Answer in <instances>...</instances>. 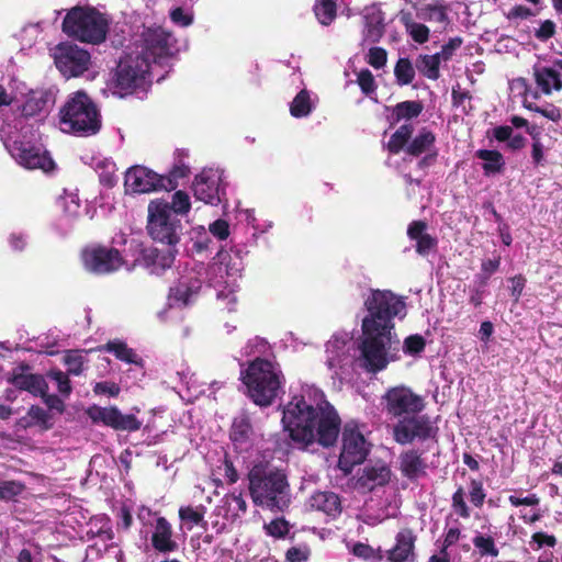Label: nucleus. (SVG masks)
<instances>
[{"mask_svg":"<svg viewBox=\"0 0 562 562\" xmlns=\"http://www.w3.org/2000/svg\"><path fill=\"white\" fill-rule=\"evenodd\" d=\"M315 403L295 395L284 406L282 424L292 441L306 449L314 443L331 448L341 431V418L322 391H315Z\"/></svg>","mask_w":562,"mask_h":562,"instance_id":"f257e3e1","label":"nucleus"},{"mask_svg":"<svg viewBox=\"0 0 562 562\" xmlns=\"http://www.w3.org/2000/svg\"><path fill=\"white\" fill-rule=\"evenodd\" d=\"M369 315L362 322L359 366L375 373L386 366V291H373L366 301Z\"/></svg>","mask_w":562,"mask_h":562,"instance_id":"f03ea898","label":"nucleus"},{"mask_svg":"<svg viewBox=\"0 0 562 562\" xmlns=\"http://www.w3.org/2000/svg\"><path fill=\"white\" fill-rule=\"evenodd\" d=\"M248 490L256 506L284 512L291 504V487L283 470L257 463L248 472Z\"/></svg>","mask_w":562,"mask_h":562,"instance_id":"7ed1b4c3","label":"nucleus"},{"mask_svg":"<svg viewBox=\"0 0 562 562\" xmlns=\"http://www.w3.org/2000/svg\"><path fill=\"white\" fill-rule=\"evenodd\" d=\"M240 381L246 386V395L254 404L268 407L284 393L285 376L277 361L256 357L240 371Z\"/></svg>","mask_w":562,"mask_h":562,"instance_id":"20e7f679","label":"nucleus"},{"mask_svg":"<svg viewBox=\"0 0 562 562\" xmlns=\"http://www.w3.org/2000/svg\"><path fill=\"white\" fill-rule=\"evenodd\" d=\"M63 131L79 136L99 133L102 126L101 114L91 97L78 90L71 93L59 111Z\"/></svg>","mask_w":562,"mask_h":562,"instance_id":"39448f33","label":"nucleus"},{"mask_svg":"<svg viewBox=\"0 0 562 562\" xmlns=\"http://www.w3.org/2000/svg\"><path fill=\"white\" fill-rule=\"evenodd\" d=\"M63 32L83 43L100 44L106 38L109 21L92 7H74L65 15Z\"/></svg>","mask_w":562,"mask_h":562,"instance_id":"423d86ee","label":"nucleus"},{"mask_svg":"<svg viewBox=\"0 0 562 562\" xmlns=\"http://www.w3.org/2000/svg\"><path fill=\"white\" fill-rule=\"evenodd\" d=\"M146 228L153 240L176 248L184 226L181 218H177L167 210L166 201L153 200L148 204Z\"/></svg>","mask_w":562,"mask_h":562,"instance_id":"0eeeda50","label":"nucleus"},{"mask_svg":"<svg viewBox=\"0 0 562 562\" xmlns=\"http://www.w3.org/2000/svg\"><path fill=\"white\" fill-rule=\"evenodd\" d=\"M149 69V60L143 55L121 58L112 78L114 92L122 97L134 92L143 86Z\"/></svg>","mask_w":562,"mask_h":562,"instance_id":"6e6552de","label":"nucleus"},{"mask_svg":"<svg viewBox=\"0 0 562 562\" xmlns=\"http://www.w3.org/2000/svg\"><path fill=\"white\" fill-rule=\"evenodd\" d=\"M81 261L87 271L98 276L114 273L125 265V259L119 249L102 244L83 248Z\"/></svg>","mask_w":562,"mask_h":562,"instance_id":"1a4fd4ad","label":"nucleus"},{"mask_svg":"<svg viewBox=\"0 0 562 562\" xmlns=\"http://www.w3.org/2000/svg\"><path fill=\"white\" fill-rule=\"evenodd\" d=\"M90 54L71 43H61L55 48V65L66 78L79 77L88 70Z\"/></svg>","mask_w":562,"mask_h":562,"instance_id":"9d476101","label":"nucleus"},{"mask_svg":"<svg viewBox=\"0 0 562 562\" xmlns=\"http://www.w3.org/2000/svg\"><path fill=\"white\" fill-rule=\"evenodd\" d=\"M12 157L26 169H41L48 172L55 168L49 153L42 146L29 140H14L10 146Z\"/></svg>","mask_w":562,"mask_h":562,"instance_id":"9b49d317","label":"nucleus"},{"mask_svg":"<svg viewBox=\"0 0 562 562\" xmlns=\"http://www.w3.org/2000/svg\"><path fill=\"white\" fill-rule=\"evenodd\" d=\"M368 454L366 439L363 435L348 426L342 431V447L338 459L339 469L346 473H351L355 465L362 463Z\"/></svg>","mask_w":562,"mask_h":562,"instance_id":"f8f14e48","label":"nucleus"},{"mask_svg":"<svg viewBox=\"0 0 562 562\" xmlns=\"http://www.w3.org/2000/svg\"><path fill=\"white\" fill-rule=\"evenodd\" d=\"M87 415L94 424H103L119 431H137L142 422L134 414H122L116 406L101 407L93 405L88 408Z\"/></svg>","mask_w":562,"mask_h":562,"instance_id":"ddd939ff","label":"nucleus"},{"mask_svg":"<svg viewBox=\"0 0 562 562\" xmlns=\"http://www.w3.org/2000/svg\"><path fill=\"white\" fill-rule=\"evenodd\" d=\"M436 428L427 416L409 415L402 418L393 429L394 439L401 445L414 439L426 440L435 436Z\"/></svg>","mask_w":562,"mask_h":562,"instance_id":"4468645a","label":"nucleus"},{"mask_svg":"<svg viewBox=\"0 0 562 562\" xmlns=\"http://www.w3.org/2000/svg\"><path fill=\"white\" fill-rule=\"evenodd\" d=\"M194 196L206 204L218 205L226 194L222 176L215 170H203L193 182Z\"/></svg>","mask_w":562,"mask_h":562,"instance_id":"2eb2a0df","label":"nucleus"},{"mask_svg":"<svg viewBox=\"0 0 562 562\" xmlns=\"http://www.w3.org/2000/svg\"><path fill=\"white\" fill-rule=\"evenodd\" d=\"M144 54L156 61L157 59L171 56L176 49V40L173 35L162 27L147 29L143 33Z\"/></svg>","mask_w":562,"mask_h":562,"instance_id":"dca6fc26","label":"nucleus"},{"mask_svg":"<svg viewBox=\"0 0 562 562\" xmlns=\"http://www.w3.org/2000/svg\"><path fill=\"white\" fill-rule=\"evenodd\" d=\"M161 175L144 167L133 166L125 173V190L134 193H148L164 190Z\"/></svg>","mask_w":562,"mask_h":562,"instance_id":"f3484780","label":"nucleus"},{"mask_svg":"<svg viewBox=\"0 0 562 562\" xmlns=\"http://www.w3.org/2000/svg\"><path fill=\"white\" fill-rule=\"evenodd\" d=\"M178 250L175 247H168L166 250L156 247L143 248L135 262L149 270L150 273L161 274L171 268Z\"/></svg>","mask_w":562,"mask_h":562,"instance_id":"a211bd4d","label":"nucleus"},{"mask_svg":"<svg viewBox=\"0 0 562 562\" xmlns=\"http://www.w3.org/2000/svg\"><path fill=\"white\" fill-rule=\"evenodd\" d=\"M424 408V401L409 389L396 387L389 390V412L396 415H416Z\"/></svg>","mask_w":562,"mask_h":562,"instance_id":"6ab92c4d","label":"nucleus"},{"mask_svg":"<svg viewBox=\"0 0 562 562\" xmlns=\"http://www.w3.org/2000/svg\"><path fill=\"white\" fill-rule=\"evenodd\" d=\"M150 543L159 553H171L178 550L179 544L173 539V529L166 517L159 516L154 525Z\"/></svg>","mask_w":562,"mask_h":562,"instance_id":"aec40b11","label":"nucleus"},{"mask_svg":"<svg viewBox=\"0 0 562 562\" xmlns=\"http://www.w3.org/2000/svg\"><path fill=\"white\" fill-rule=\"evenodd\" d=\"M416 15L419 20L428 22L435 26L434 32H443L450 25L448 7L439 1L425 3L416 8Z\"/></svg>","mask_w":562,"mask_h":562,"instance_id":"412c9836","label":"nucleus"},{"mask_svg":"<svg viewBox=\"0 0 562 562\" xmlns=\"http://www.w3.org/2000/svg\"><path fill=\"white\" fill-rule=\"evenodd\" d=\"M407 235L415 241V250L420 256H428L436 251L438 240L427 232V224L423 221H414L408 225Z\"/></svg>","mask_w":562,"mask_h":562,"instance_id":"4be33fe9","label":"nucleus"},{"mask_svg":"<svg viewBox=\"0 0 562 562\" xmlns=\"http://www.w3.org/2000/svg\"><path fill=\"white\" fill-rule=\"evenodd\" d=\"M54 103V98L48 90H32L21 106V114L24 117H33L48 111Z\"/></svg>","mask_w":562,"mask_h":562,"instance_id":"5701e85b","label":"nucleus"},{"mask_svg":"<svg viewBox=\"0 0 562 562\" xmlns=\"http://www.w3.org/2000/svg\"><path fill=\"white\" fill-rule=\"evenodd\" d=\"M396 543L389 550V562H408L414 560L415 536L412 530L403 529L396 536Z\"/></svg>","mask_w":562,"mask_h":562,"instance_id":"b1692460","label":"nucleus"},{"mask_svg":"<svg viewBox=\"0 0 562 562\" xmlns=\"http://www.w3.org/2000/svg\"><path fill=\"white\" fill-rule=\"evenodd\" d=\"M533 77L537 87L543 94H551L553 91L562 89V79L558 69L553 67H536L533 69Z\"/></svg>","mask_w":562,"mask_h":562,"instance_id":"393cba45","label":"nucleus"},{"mask_svg":"<svg viewBox=\"0 0 562 562\" xmlns=\"http://www.w3.org/2000/svg\"><path fill=\"white\" fill-rule=\"evenodd\" d=\"M200 289L201 285L198 280H180L175 286L170 288L169 301L172 305L188 306L192 296L196 295Z\"/></svg>","mask_w":562,"mask_h":562,"instance_id":"a878e982","label":"nucleus"},{"mask_svg":"<svg viewBox=\"0 0 562 562\" xmlns=\"http://www.w3.org/2000/svg\"><path fill=\"white\" fill-rule=\"evenodd\" d=\"M16 389L27 391L31 394L38 396L48 391V384L41 374H13L9 380Z\"/></svg>","mask_w":562,"mask_h":562,"instance_id":"bb28decb","label":"nucleus"},{"mask_svg":"<svg viewBox=\"0 0 562 562\" xmlns=\"http://www.w3.org/2000/svg\"><path fill=\"white\" fill-rule=\"evenodd\" d=\"M99 349L113 353L116 359L126 363L138 367L144 366V360L122 340H110L104 346L99 347Z\"/></svg>","mask_w":562,"mask_h":562,"instance_id":"cd10ccee","label":"nucleus"},{"mask_svg":"<svg viewBox=\"0 0 562 562\" xmlns=\"http://www.w3.org/2000/svg\"><path fill=\"white\" fill-rule=\"evenodd\" d=\"M313 509L335 516L340 513V499L334 492H316L310 499Z\"/></svg>","mask_w":562,"mask_h":562,"instance_id":"c85d7f7f","label":"nucleus"},{"mask_svg":"<svg viewBox=\"0 0 562 562\" xmlns=\"http://www.w3.org/2000/svg\"><path fill=\"white\" fill-rule=\"evenodd\" d=\"M397 18L414 42L424 44L428 41L430 33L429 27L420 22L414 21L411 12L401 10Z\"/></svg>","mask_w":562,"mask_h":562,"instance_id":"c756f323","label":"nucleus"},{"mask_svg":"<svg viewBox=\"0 0 562 562\" xmlns=\"http://www.w3.org/2000/svg\"><path fill=\"white\" fill-rule=\"evenodd\" d=\"M401 471L404 476L414 480L425 474L426 464L416 451H406L400 458Z\"/></svg>","mask_w":562,"mask_h":562,"instance_id":"7c9ffc66","label":"nucleus"},{"mask_svg":"<svg viewBox=\"0 0 562 562\" xmlns=\"http://www.w3.org/2000/svg\"><path fill=\"white\" fill-rule=\"evenodd\" d=\"M366 21V31L364 37L366 40L375 43L378 42L384 33V19L383 13L380 10L372 9L368 11L364 15Z\"/></svg>","mask_w":562,"mask_h":562,"instance_id":"2f4dec72","label":"nucleus"},{"mask_svg":"<svg viewBox=\"0 0 562 562\" xmlns=\"http://www.w3.org/2000/svg\"><path fill=\"white\" fill-rule=\"evenodd\" d=\"M436 137L435 135L423 128L416 137L407 145V153L414 156H418L423 153L430 151L434 148Z\"/></svg>","mask_w":562,"mask_h":562,"instance_id":"473e14b6","label":"nucleus"},{"mask_svg":"<svg viewBox=\"0 0 562 562\" xmlns=\"http://www.w3.org/2000/svg\"><path fill=\"white\" fill-rule=\"evenodd\" d=\"M513 87L514 88H517L519 90H522L525 92V100H524V105L531 110V111H535V112H538V113H541L543 116L552 120V121H557L560 119V111L559 109H557L555 106H548L546 109H542V108H539L535 104H532L531 102L528 101V97H529V90L527 88V83H526V80L522 79V78H518V79H515L513 81Z\"/></svg>","mask_w":562,"mask_h":562,"instance_id":"72a5a7b5","label":"nucleus"},{"mask_svg":"<svg viewBox=\"0 0 562 562\" xmlns=\"http://www.w3.org/2000/svg\"><path fill=\"white\" fill-rule=\"evenodd\" d=\"M476 157L484 161L482 167L486 176L499 172L505 164L502 154L496 150L480 149Z\"/></svg>","mask_w":562,"mask_h":562,"instance_id":"f704fd0d","label":"nucleus"},{"mask_svg":"<svg viewBox=\"0 0 562 562\" xmlns=\"http://www.w3.org/2000/svg\"><path fill=\"white\" fill-rule=\"evenodd\" d=\"M313 104L310 91L302 89L290 104V113L293 117L301 119L311 114Z\"/></svg>","mask_w":562,"mask_h":562,"instance_id":"c9c22d12","label":"nucleus"},{"mask_svg":"<svg viewBox=\"0 0 562 562\" xmlns=\"http://www.w3.org/2000/svg\"><path fill=\"white\" fill-rule=\"evenodd\" d=\"M423 111V105L418 101H403L397 103L392 111L394 122L402 120H412L417 117Z\"/></svg>","mask_w":562,"mask_h":562,"instance_id":"e433bc0d","label":"nucleus"},{"mask_svg":"<svg viewBox=\"0 0 562 562\" xmlns=\"http://www.w3.org/2000/svg\"><path fill=\"white\" fill-rule=\"evenodd\" d=\"M314 12L323 25H329L337 14V0H316Z\"/></svg>","mask_w":562,"mask_h":562,"instance_id":"4c0bfd02","label":"nucleus"},{"mask_svg":"<svg viewBox=\"0 0 562 562\" xmlns=\"http://www.w3.org/2000/svg\"><path fill=\"white\" fill-rule=\"evenodd\" d=\"M440 54L424 55L417 60L418 70L429 79H437L439 77V65L441 61Z\"/></svg>","mask_w":562,"mask_h":562,"instance_id":"58836bf2","label":"nucleus"},{"mask_svg":"<svg viewBox=\"0 0 562 562\" xmlns=\"http://www.w3.org/2000/svg\"><path fill=\"white\" fill-rule=\"evenodd\" d=\"M191 209L189 194L182 190H178L172 195V201L167 202V210L177 218L184 216Z\"/></svg>","mask_w":562,"mask_h":562,"instance_id":"ea45409f","label":"nucleus"},{"mask_svg":"<svg viewBox=\"0 0 562 562\" xmlns=\"http://www.w3.org/2000/svg\"><path fill=\"white\" fill-rule=\"evenodd\" d=\"M473 544L481 557L496 558L499 554V550L492 536H485L477 533L473 538Z\"/></svg>","mask_w":562,"mask_h":562,"instance_id":"a19ab883","label":"nucleus"},{"mask_svg":"<svg viewBox=\"0 0 562 562\" xmlns=\"http://www.w3.org/2000/svg\"><path fill=\"white\" fill-rule=\"evenodd\" d=\"M206 513V508L203 505L199 506H181L179 508L178 515L179 518L184 522H190L191 525H206L204 520V515Z\"/></svg>","mask_w":562,"mask_h":562,"instance_id":"79ce46f5","label":"nucleus"},{"mask_svg":"<svg viewBox=\"0 0 562 562\" xmlns=\"http://www.w3.org/2000/svg\"><path fill=\"white\" fill-rule=\"evenodd\" d=\"M385 467L374 468L367 467L363 469V474L360 476L359 482L362 486L372 490L376 485H383L385 483Z\"/></svg>","mask_w":562,"mask_h":562,"instance_id":"37998d69","label":"nucleus"},{"mask_svg":"<svg viewBox=\"0 0 562 562\" xmlns=\"http://www.w3.org/2000/svg\"><path fill=\"white\" fill-rule=\"evenodd\" d=\"M251 432V424L247 417L236 418L233 422L231 439L234 442L244 443L248 440Z\"/></svg>","mask_w":562,"mask_h":562,"instance_id":"c03bdc74","label":"nucleus"},{"mask_svg":"<svg viewBox=\"0 0 562 562\" xmlns=\"http://www.w3.org/2000/svg\"><path fill=\"white\" fill-rule=\"evenodd\" d=\"M394 75L397 83L400 86H405L413 81L415 77V69L408 59L402 58L395 65Z\"/></svg>","mask_w":562,"mask_h":562,"instance_id":"a18cd8bd","label":"nucleus"},{"mask_svg":"<svg viewBox=\"0 0 562 562\" xmlns=\"http://www.w3.org/2000/svg\"><path fill=\"white\" fill-rule=\"evenodd\" d=\"M413 132V126L411 124L402 125L391 137L389 140V150L390 151H398L402 149L408 142Z\"/></svg>","mask_w":562,"mask_h":562,"instance_id":"49530a36","label":"nucleus"},{"mask_svg":"<svg viewBox=\"0 0 562 562\" xmlns=\"http://www.w3.org/2000/svg\"><path fill=\"white\" fill-rule=\"evenodd\" d=\"M25 490V485L19 481H2L0 482V501H13L16 496L21 495Z\"/></svg>","mask_w":562,"mask_h":562,"instance_id":"de8ad7c7","label":"nucleus"},{"mask_svg":"<svg viewBox=\"0 0 562 562\" xmlns=\"http://www.w3.org/2000/svg\"><path fill=\"white\" fill-rule=\"evenodd\" d=\"M68 374L80 375L83 371L85 358L79 351H68L64 357Z\"/></svg>","mask_w":562,"mask_h":562,"instance_id":"09e8293b","label":"nucleus"},{"mask_svg":"<svg viewBox=\"0 0 562 562\" xmlns=\"http://www.w3.org/2000/svg\"><path fill=\"white\" fill-rule=\"evenodd\" d=\"M29 417L43 429L48 430L53 427L52 415L37 405H32L27 412Z\"/></svg>","mask_w":562,"mask_h":562,"instance_id":"8fccbe9b","label":"nucleus"},{"mask_svg":"<svg viewBox=\"0 0 562 562\" xmlns=\"http://www.w3.org/2000/svg\"><path fill=\"white\" fill-rule=\"evenodd\" d=\"M47 376L56 382L59 393L64 396H68L71 391V383L69 374L58 369H53L47 373Z\"/></svg>","mask_w":562,"mask_h":562,"instance_id":"3c124183","label":"nucleus"},{"mask_svg":"<svg viewBox=\"0 0 562 562\" xmlns=\"http://www.w3.org/2000/svg\"><path fill=\"white\" fill-rule=\"evenodd\" d=\"M189 173V168L186 166H175L168 176H161L164 180L162 184L164 190L170 191L175 190L178 187V179L187 177Z\"/></svg>","mask_w":562,"mask_h":562,"instance_id":"603ef678","label":"nucleus"},{"mask_svg":"<svg viewBox=\"0 0 562 562\" xmlns=\"http://www.w3.org/2000/svg\"><path fill=\"white\" fill-rule=\"evenodd\" d=\"M406 313L405 299L389 291V319L391 317L403 319L406 316Z\"/></svg>","mask_w":562,"mask_h":562,"instance_id":"864d4df0","label":"nucleus"},{"mask_svg":"<svg viewBox=\"0 0 562 562\" xmlns=\"http://www.w3.org/2000/svg\"><path fill=\"white\" fill-rule=\"evenodd\" d=\"M266 532L274 538H284L290 530L289 522L283 518H276L265 525Z\"/></svg>","mask_w":562,"mask_h":562,"instance_id":"5fc2aeb1","label":"nucleus"},{"mask_svg":"<svg viewBox=\"0 0 562 562\" xmlns=\"http://www.w3.org/2000/svg\"><path fill=\"white\" fill-rule=\"evenodd\" d=\"M425 348V339L420 335H411L404 340L403 350L407 355H419Z\"/></svg>","mask_w":562,"mask_h":562,"instance_id":"6e6d98bb","label":"nucleus"},{"mask_svg":"<svg viewBox=\"0 0 562 562\" xmlns=\"http://www.w3.org/2000/svg\"><path fill=\"white\" fill-rule=\"evenodd\" d=\"M357 82H358L361 91L366 95H370L372 92H374V90L376 88L374 77L369 69H362L358 74Z\"/></svg>","mask_w":562,"mask_h":562,"instance_id":"4d7b16f0","label":"nucleus"},{"mask_svg":"<svg viewBox=\"0 0 562 562\" xmlns=\"http://www.w3.org/2000/svg\"><path fill=\"white\" fill-rule=\"evenodd\" d=\"M452 507L457 515L462 518L470 517V509L464 501V492L462 487H459L452 495Z\"/></svg>","mask_w":562,"mask_h":562,"instance_id":"13d9d810","label":"nucleus"},{"mask_svg":"<svg viewBox=\"0 0 562 562\" xmlns=\"http://www.w3.org/2000/svg\"><path fill=\"white\" fill-rule=\"evenodd\" d=\"M366 60L370 66L379 69L386 64V50L382 47H371Z\"/></svg>","mask_w":562,"mask_h":562,"instance_id":"bf43d9fd","label":"nucleus"},{"mask_svg":"<svg viewBox=\"0 0 562 562\" xmlns=\"http://www.w3.org/2000/svg\"><path fill=\"white\" fill-rule=\"evenodd\" d=\"M469 494L470 502L474 506L481 507L483 505L486 495L483 488V484L481 482L475 480L471 481Z\"/></svg>","mask_w":562,"mask_h":562,"instance_id":"052dcab7","label":"nucleus"},{"mask_svg":"<svg viewBox=\"0 0 562 562\" xmlns=\"http://www.w3.org/2000/svg\"><path fill=\"white\" fill-rule=\"evenodd\" d=\"M93 392L97 395L108 394L109 396L116 397L120 394L121 389L114 382L104 381L95 383V385L93 386Z\"/></svg>","mask_w":562,"mask_h":562,"instance_id":"680f3d73","label":"nucleus"},{"mask_svg":"<svg viewBox=\"0 0 562 562\" xmlns=\"http://www.w3.org/2000/svg\"><path fill=\"white\" fill-rule=\"evenodd\" d=\"M210 232L220 240H224L229 236V225L227 221L218 218L210 225Z\"/></svg>","mask_w":562,"mask_h":562,"instance_id":"e2e57ef3","label":"nucleus"},{"mask_svg":"<svg viewBox=\"0 0 562 562\" xmlns=\"http://www.w3.org/2000/svg\"><path fill=\"white\" fill-rule=\"evenodd\" d=\"M170 19L173 23L181 26H189L193 21L192 16L187 14L182 8L173 9L170 12Z\"/></svg>","mask_w":562,"mask_h":562,"instance_id":"0e129e2a","label":"nucleus"},{"mask_svg":"<svg viewBox=\"0 0 562 562\" xmlns=\"http://www.w3.org/2000/svg\"><path fill=\"white\" fill-rule=\"evenodd\" d=\"M308 554H310V552L307 549L291 547L286 551L285 557H286L288 562H304L308 559Z\"/></svg>","mask_w":562,"mask_h":562,"instance_id":"69168bd1","label":"nucleus"},{"mask_svg":"<svg viewBox=\"0 0 562 562\" xmlns=\"http://www.w3.org/2000/svg\"><path fill=\"white\" fill-rule=\"evenodd\" d=\"M40 396L44 400V403L47 405L49 409H55L59 413L64 412V402L57 395L48 394L46 391L44 394H40Z\"/></svg>","mask_w":562,"mask_h":562,"instance_id":"338daca9","label":"nucleus"},{"mask_svg":"<svg viewBox=\"0 0 562 562\" xmlns=\"http://www.w3.org/2000/svg\"><path fill=\"white\" fill-rule=\"evenodd\" d=\"M462 40L460 37L451 38L446 45L442 46L440 57L442 60H448L453 53L461 46Z\"/></svg>","mask_w":562,"mask_h":562,"instance_id":"774afa93","label":"nucleus"}]
</instances>
